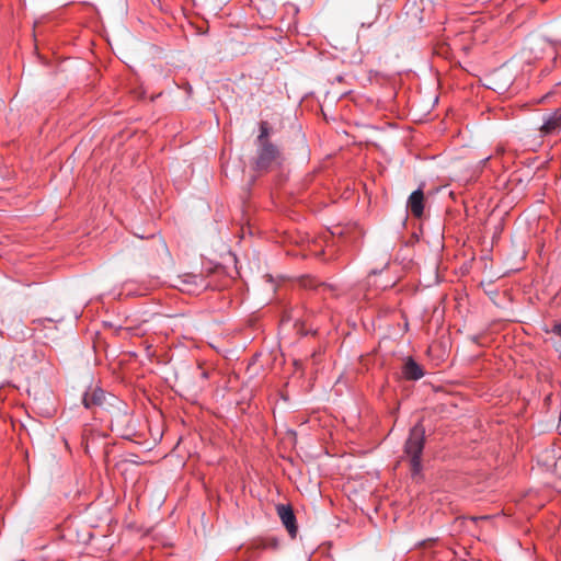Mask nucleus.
I'll return each mask as SVG.
<instances>
[{
    "label": "nucleus",
    "mask_w": 561,
    "mask_h": 561,
    "mask_svg": "<svg viewBox=\"0 0 561 561\" xmlns=\"http://www.w3.org/2000/svg\"><path fill=\"white\" fill-rule=\"evenodd\" d=\"M425 431L422 425H415L411 428L409 438L405 443L404 451L410 458L411 471L416 476L422 470L421 455L424 448Z\"/></svg>",
    "instance_id": "1"
},
{
    "label": "nucleus",
    "mask_w": 561,
    "mask_h": 561,
    "mask_svg": "<svg viewBox=\"0 0 561 561\" xmlns=\"http://www.w3.org/2000/svg\"><path fill=\"white\" fill-rule=\"evenodd\" d=\"M280 163L282 156L278 149L271 142H264L259 150L256 169L262 171L273 170Z\"/></svg>",
    "instance_id": "2"
},
{
    "label": "nucleus",
    "mask_w": 561,
    "mask_h": 561,
    "mask_svg": "<svg viewBox=\"0 0 561 561\" xmlns=\"http://www.w3.org/2000/svg\"><path fill=\"white\" fill-rule=\"evenodd\" d=\"M180 283L181 290L186 291L188 294H197L208 286L203 275L192 273H187L180 276Z\"/></svg>",
    "instance_id": "3"
},
{
    "label": "nucleus",
    "mask_w": 561,
    "mask_h": 561,
    "mask_svg": "<svg viewBox=\"0 0 561 561\" xmlns=\"http://www.w3.org/2000/svg\"><path fill=\"white\" fill-rule=\"evenodd\" d=\"M561 129V107L543 117L540 133L543 136L556 135Z\"/></svg>",
    "instance_id": "4"
},
{
    "label": "nucleus",
    "mask_w": 561,
    "mask_h": 561,
    "mask_svg": "<svg viewBox=\"0 0 561 561\" xmlns=\"http://www.w3.org/2000/svg\"><path fill=\"white\" fill-rule=\"evenodd\" d=\"M277 514L280 518L283 525L289 533L291 537H295L297 534V525H296V516L294 514V511L288 505H278L277 506Z\"/></svg>",
    "instance_id": "5"
},
{
    "label": "nucleus",
    "mask_w": 561,
    "mask_h": 561,
    "mask_svg": "<svg viewBox=\"0 0 561 561\" xmlns=\"http://www.w3.org/2000/svg\"><path fill=\"white\" fill-rule=\"evenodd\" d=\"M105 392L99 387H90L82 399L83 405L87 409L102 407L105 402Z\"/></svg>",
    "instance_id": "6"
},
{
    "label": "nucleus",
    "mask_w": 561,
    "mask_h": 561,
    "mask_svg": "<svg viewBox=\"0 0 561 561\" xmlns=\"http://www.w3.org/2000/svg\"><path fill=\"white\" fill-rule=\"evenodd\" d=\"M407 207L415 218H421L424 213V193L417 188L408 198Z\"/></svg>",
    "instance_id": "7"
},
{
    "label": "nucleus",
    "mask_w": 561,
    "mask_h": 561,
    "mask_svg": "<svg viewBox=\"0 0 561 561\" xmlns=\"http://www.w3.org/2000/svg\"><path fill=\"white\" fill-rule=\"evenodd\" d=\"M402 375L408 380H419L424 376V370L413 358L409 357L402 367Z\"/></svg>",
    "instance_id": "8"
},
{
    "label": "nucleus",
    "mask_w": 561,
    "mask_h": 561,
    "mask_svg": "<svg viewBox=\"0 0 561 561\" xmlns=\"http://www.w3.org/2000/svg\"><path fill=\"white\" fill-rule=\"evenodd\" d=\"M276 541L273 540H254L251 546L247 549V561H253L259 557V553L263 549L275 548Z\"/></svg>",
    "instance_id": "9"
},
{
    "label": "nucleus",
    "mask_w": 561,
    "mask_h": 561,
    "mask_svg": "<svg viewBox=\"0 0 561 561\" xmlns=\"http://www.w3.org/2000/svg\"><path fill=\"white\" fill-rule=\"evenodd\" d=\"M268 136V126H267V123L263 122L261 123V126H260V135L257 137V140L260 142V145L262 146L264 142H268L266 140Z\"/></svg>",
    "instance_id": "10"
},
{
    "label": "nucleus",
    "mask_w": 561,
    "mask_h": 561,
    "mask_svg": "<svg viewBox=\"0 0 561 561\" xmlns=\"http://www.w3.org/2000/svg\"><path fill=\"white\" fill-rule=\"evenodd\" d=\"M553 332H554L557 335L561 336V323H558V324H556V325L553 327Z\"/></svg>",
    "instance_id": "11"
},
{
    "label": "nucleus",
    "mask_w": 561,
    "mask_h": 561,
    "mask_svg": "<svg viewBox=\"0 0 561 561\" xmlns=\"http://www.w3.org/2000/svg\"><path fill=\"white\" fill-rule=\"evenodd\" d=\"M304 286H305V287H310V288H312V287H313V285H312V280H311V279L305 280V282H304Z\"/></svg>",
    "instance_id": "12"
},
{
    "label": "nucleus",
    "mask_w": 561,
    "mask_h": 561,
    "mask_svg": "<svg viewBox=\"0 0 561 561\" xmlns=\"http://www.w3.org/2000/svg\"><path fill=\"white\" fill-rule=\"evenodd\" d=\"M490 159H491V156L484 158L483 160H481V164L484 167Z\"/></svg>",
    "instance_id": "13"
}]
</instances>
